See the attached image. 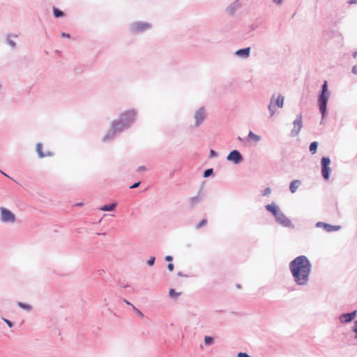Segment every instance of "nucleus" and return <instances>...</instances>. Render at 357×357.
<instances>
[{"mask_svg":"<svg viewBox=\"0 0 357 357\" xmlns=\"http://www.w3.org/2000/svg\"><path fill=\"white\" fill-rule=\"evenodd\" d=\"M201 200V198L199 196L192 197L189 199L188 204L190 208H193Z\"/></svg>","mask_w":357,"mask_h":357,"instance_id":"obj_14","label":"nucleus"},{"mask_svg":"<svg viewBox=\"0 0 357 357\" xmlns=\"http://www.w3.org/2000/svg\"><path fill=\"white\" fill-rule=\"evenodd\" d=\"M357 316V310L351 312L343 313L339 316V321L341 324H348L352 321Z\"/></svg>","mask_w":357,"mask_h":357,"instance_id":"obj_5","label":"nucleus"},{"mask_svg":"<svg viewBox=\"0 0 357 357\" xmlns=\"http://www.w3.org/2000/svg\"><path fill=\"white\" fill-rule=\"evenodd\" d=\"M3 320H4V321L8 324V326L9 327H10V328H11V327L13 326V323H12L10 321H9V320H8V319H3Z\"/></svg>","mask_w":357,"mask_h":357,"instance_id":"obj_31","label":"nucleus"},{"mask_svg":"<svg viewBox=\"0 0 357 357\" xmlns=\"http://www.w3.org/2000/svg\"><path fill=\"white\" fill-rule=\"evenodd\" d=\"M213 173V169H206L205 172H204V177H208L210 175H211Z\"/></svg>","mask_w":357,"mask_h":357,"instance_id":"obj_26","label":"nucleus"},{"mask_svg":"<svg viewBox=\"0 0 357 357\" xmlns=\"http://www.w3.org/2000/svg\"><path fill=\"white\" fill-rule=\"evenodd\" d=\"M283 0H273V1L276 4H280L282 3Z\"/></svg>","mask_w":357,"mask_h":357,"instance_id":"obj_37","label":"nucleus"},{"mask_svg":"<svg viewBox=\"0 0 357 357\" xmlns=\"http://www.w3.org/2000/svg\"><path fill=\"white\" fill-rule=\"evenodd\" d=\"M43 146L40 144H38L36 146L37 152L40 158L45 157L46 155L42 152Z\"/></svg>","mask_w":357,"mask_h":357,"instance_id":"obj_20","label":"nucleus"},{"mask_svg":"<svg viewBox=\"0 0 357 357\" xmlns=\"http://www.w3.org/2000/svg\"><path fill=\"white\" fill-rule=\"evenodd\" d=\"M227 160L238 164L242 160V156L238 151L234 150L228 155Z\"/></svg>","mask_w":357,"mask_h":357,"instance_id":"obj_9","label":"nucleus"},{"mask_svg":"<svg viewBox=\"0 0 357 357\" xmlns=\"http://www.w3.org/2000/svg\"><path fill=\"white\" fill-rule=\"evenodd\" d=\"M62 36H63V37L70 38V35H69L68 33H63L62 34Z\"/></svg>","mask_w":357,"mask_h":357,"instance_id":"obj_41","label":"nucleus"},{"mask_svg":"<svg viewBox=\"0 0 357 357\" xmlns=\"http://www.w3.org/2000/svg\"><path fill=\"white\" fill-rule=\"evenodd\" d=\"M172 259H173V258H172V256H167L165 257V260L167 261H171Z\"/></svg>","mask_w":357,"mask_h":357,"instance_id":"obj_36","label":"nucleus"},{"mask_svg":"<svg viewBox=\"0 0 357 357\" xmlns=\"http://www.w3.org/2000/svg\"><path fill=\"white\" fill-rule=\"evenodd\" d=\"M271 192V189L270 188H266L264 192H263V195L264 196H267L268 195H270Z\"/></svg>","mask_w":357,"mask_h":357,"instance_id":"obj_28","label":"nucleus"},{"mask_svg":"<svg viewBox=\"0 0 357 357\" xmlns=\"http://www.w3.org/2000/svg\"><path fill=\"white\" fill-rule=\"evenodd\" d=\"M137 313L141 317H143V314L139 310H137Z\"/></svg>","mask_w":357,"mask_h":357,"instance_id":"obj_43","label":"nucleus"},{"mask_svg":"<svg viewBox=\"0 0 357 357\" xmlns=\"http://www.w3.org/2000/svg\"><path fill=\"white\" fill-rule=\"evenodd\" d=\"M300 185H301L300 181H298V180L293 181L291 183L290 186H289L290 191L292 193H294L296 191V190L298 189V188L300 186Z\"/></svg>","mask_w":357,"mask_h":357,"instance_id":"obj_15","label":"nucleus"},{"mask_svg":"<svg viewBox=\"0 0 357 357\" xmlns=\"http://www.w3.org/2000/svg\"><path fill=\"white\" fill-rule=\"evenodd\" d=\"M356 3H357V0H350L349 1V3H350V4Z\"/></svg>","mask_w":357,"mask_h":357,"instance_id":"obj_39","label":"nucleus"},{"mask_svg":"<svg viewBox=\"0 0 357 357\" xmlns=\"http://www.w3.org/2000/svg\"><path fill=\"white\" fill-rule=\"evenodd\" d=\"M317 227H321L327 232L335 231L340 229V225H332L323 222H318L316 223Z\"/></svg>","mask_w":357,"mask_h":357,"instance_id":"obj_7","label":"nucleus"},{"mask_svg":"<svg viewBox=\"0 0 357 357\" xmlns=\"http://www.w3.org/2000/svg\"><path fill=\"white\" fill-rule=\"evenodd\" d=\"M302 123L301 117H297L294 121V129L292 132L294 135H297L300 129L301 128Z\"/></svg>","mask_w":357,"mask_h":357,"instance_id":"obj_12","label":"nucleus"},{"mask_svg":"<svg viewBox=\"0 0 357 357\" xmlns=\"http://www.w3.org/2000/svg\"><path fill=\"white\" fill-rule=\"evenodd\" d=\"M210 153L211 156H214L216 155V153L213 150H211Z\"/></svg>","mask_w":357,"mask_h":357,"instance_id":"obj_38","label":"nucleus"},{"mask_svg":"<svg viewBox=\"0 0 357 357\" xmlns=\"http://www.w3.org/2000/svg\"><path fill=\"white\" fill-rule=\"evenodd\" d=\"M317 147H318V142L314 141V154L317 152Z\"/></svg>","mask_w":357,"mask_h":357,"instance_id":"obj_32","label":"nucleus"},{"mask_svg":"<svg viewBox=\"0 0 357 357\" xmlns=\"http://www.w3.org/2000/svg\"><path fill=\"white\" fill-rule=\"evenodd\" d=\"M331 92L328 90V82L325 80L321 85L320 93L318 96V106L319 112L324 119L327 114V104L330 98Z\"/></svg>","mask_w":357,"mask_h":357,"instance_id":"obj_2","label":"nucleus"},{"mask_svg":"<svg viewBox=\"0 0 357 357\" xmlns=\"http://www.w3.org/2000/svg\"><path fill=\"white\" fill-rule=\"evenodd\" d=\"M18 305L24 309H26V310H30L31 309V307L29 305H26V304H24L22 303H18Z\"/></svg>","mask_w":357,"mask_h":357,"instance_id":"obj_27","label":"nucleus"},{"mask_svg":"<svg viewBox=\"0 0 357 357\" xmlns=\"http://www.w3.org/2000/svg\"><path fill=\"white\" fill-rule=\"evenodd\" d=\"M155 261V257H151L149 261H147V264L149 266H153Z\"/></svg>","mask_w":357,"mask_h":357,"instance_id":"obj_29","label":"nucleus"},{"mask_svg":"<svg viewBox=\"0 0 357 357\" xmlns=\"http://www.w3.org/2000/svg\"><path fill=\"white\" fill-rule=\"evenodd\" d=\"M284 98L282 95L278 94L277 96L273 94L271 98L268 105V110L271 112V116H273L278 108H282L284 105Z\"/></svg>","mask_w":357,"mask_h":357,"instance_id":"obj_3","label":"nucleus"},{"mask_svg":"<svg viewBox=\"0 0 357 357\" xmlns=\"http://www.w3.org/2000/svg\"><path fill=\"white\" fill-rule=\"evenodd\" d=\"M204 342L206 344H211L213 342V339L212 337L206 336L204 338Z\"/></svg>","mask_w":357,"mask_h":357,"instance_id":"obj_23","label":"nucleus"},{"mask_svg":"<svg viewBox=\"0 0 357 357\" xmlns=\"http://www.w3.org/2000/svg\"><path fill=\"white\" fill-rule=\"evenodd\" d=\"M167 268L169 271H172L174 270V265L173 264H169L167 266Z\"/></svg>","mask_w":357,"mask_h":357,"instance_id":"obj_34","label":"nucleus"},{"mask_svg":"<svg viewBox=\"0 0 357 357\" xmlns=\"http://www.w3.org/2000/svg\"><path fill=\"white\" fill-rule=\"evenodd\" d=\"M180 294H181V293L176 292L174 289H169V295L172 298H175L178 297Z\"/></svg>","mask_w":357,"mask_h":357,"instance_id":"obj_21","label":"nucleus"},{"mask_svg":"<svg viewBox=\"0 0 357 357\" xmlns=\"http://www.w3.org/2000/svg\"><path fill=\"white\" fill-rule=\"evenodd\" d=\"M140 183L137 182L130 186V188H136L139 185Z\"/></svg>","mask_w":357,"mask_h":357,"instance_id":"obj_35","label":"nucleus"},{"mask_svg":"<svg viewBox=\"0 0 357 357\" xmlns=\"http://www.w3.org/2000/svg\"><path fill=\"white\" fill-rule=\"evenodd\" d=\"M54 15L56 17H59L63 16V13L59 9L54 8H53Z\"/></svg>","mask_w":357,"mask_h":357,"instance_id":"obj_22","label":"nucleus"},{"mask_svg":"<svg viewBox=\"0 0 357 357\" xmlns=\"http://www.w3.org/2000/svg\"><path fill=\"white\" fill-rule=\"evenodd\" d=\"M145 170V167L144 166L139 167L138 168V171H144Z\"/></svg>","mask_w":357,"mask_h":357,"instance_id":"obj_40","label":"nucleus"},{"mask_svg":"<svg viewBox=\"0 0 357 357\" xmlns=\"http://www.w3.org/2000/svg\"><path fill=\"white\" fill-rule=\"evenodd\" d=\"M150 27V25L146 23H137L135 25V29L137 31H142Z\"/></svg>","mask_w":357,"mask_h":357,"instance_id":"obj_13","label":"nucleus"},{"mask_svg":"<svg viewBox=\"0 0 357 357\" xmlns=\"http://www.w3.org/2000/svg\"><path fill=\"white\" fill-rule=\"evenodd\" d=\"M0 211L2 221L10 222H15V215L10 211L4 208H1Z\"/></svg>","mask_w":357,"mask_h":357,"instance_id":"obj_6","label":"nucleus"},{"mask_svg":"<svg viewBox=\"0 0 357 357\" xmlns=\"http://www.w3.org/2000/svg\"><path fill=\"white\" fill-rule=\"evenodd\" d=\"M351 72H352V73L357 75V66H354L352 67Z\"/></svg>","mask_w":357,"mask_h":357,"instance_id":"obj_33","label":"nucleus"},{"mask_svg":"<svg viewBox=\"0 0 357 357\" xmlns=\"http://www.w3.org/2000/svg\"><path fill=\"white\" fill-rule=\"evenodd\" d=\"M282 225L284 226H289L291 225V221L284 215V218L280 217V219H277Z\"/></svg>","mask_w":357,"mask_h":357,"instance_id":"obj_18","label":"nucleus"},{"mask_svg":"<svg viewBox=\"0 0 357 357\" xmlns=\"http://www.w3.org/2000/svg\"><path fill=\"white\" fill-rule=\"evenodd\" d=\"M135 113L133 111H128L121 115V121L126 122L127 121H132L135 119Z\"/></svg>","mask_w":357,"mask_h":357,"instance_id":"obj_11","label":"nucleus"},{"mask_svg":"<svg viewBox=\"0 0 357 357\" xmlns=\"http://www.w3.org/2000/svg\"><path fill=\"white\" fill-rule=\"evenodd\" d=\"M205 111L204 108H200L195 114V119L196 120L197 125L200 124L204 119Z\"/></svg>","mask_w":357,"mask_h":357,"instance_id":"obj_10","label":"nucleus"},{"mask_svg":"<svg viewBox=\"0 0 357 357\" xmlns=\"http://www.w3.org/2000/svg\"><path fill=\"white\" fill-rule=\"evenodd\" d=\"M207 224V220H202L196 227L197 229H200L201 227L205 226Z\"/></svg>","mask_w":357,"mask_h":357,"instance_id":"obj_24","label":"nucleus"},{"mask_svg":"<svg viewBox=\"0 0 357 357\" xmlns=\"http://www.w3.org/2000/svg\"><path fill=\"white\" fill-rule=\"evenodd\" d=\"M238 357H250V356H248L247 354L245 353H242V352H240L238 354Z\"/></svg>","mask_w":357,"mask_h":357,"instance_id":"obj_30","label":"nucleus"},{"mask_svg":"<svg viewBox=\"0 0 357 357\" xmlns=\"http://www.w3.org/2000/svg\"><path fill=\"white\" fill-rule=\"evenodd\" d=\"M353 56H354V58H356L357 56V52L356 51L353 53Z\"/></svg>","mask_w":357,"mask_h":357,"instance_id":"obj_44","label":"nucleus"},{"mask_svg":"<svg viewBox=\"0 0 357 357\" xmlns=\"http://www.w3.org/2000/svg\"><path fill=\"white\" fill-rule=\"evenodd\" d=\"M116 204L115 203L111 204H106V205L102 206L100 208V210L103 211H112L114 210V208H116Z\"/></svg>","mask_w":357,"mask_h":357,"instance_id":"obj_17","label":"nucleus"},{"mask_svg":"<svg viewBox=\"0 0 357 357\" xmlns=\"http://www.w3.org/2000/svg\"><path fill=\"white\" fill-rule=\"evenodd\" d=\"M312 148H313L312 143H311L309 146V149L310 151H312Z\"/></svg>","mask_w":357,"mask_h":357,"instance_id":"obj_42","label":"nucleus"},{"mask_svg":"<svg viewBox=\"0 0 357 357\" xmlns=\"http://www.w3.org/2000/svg\"><path fill=\"white\" fill-rule=\"evenodd\" d=\"M331 160L328 157H323L321 161V175L325 180H328L331 174V168L329 167Z\"/></svg>","mask_w":357,"mask_h":357,"instance_id":"obj_4","label":"nucleus"},{"mask_svg":"<svg viewBox=\"0 0 357 357\" xmlns=\"http://www.w3.org/2000/svg\"><path fill=\"white\" fill-rule=\"evenodd\" d=\"M250 50V47L241 49V50H238L236 52V54L238 56H243L247 57L249 56Z\"/></svg>","mask_w":357,"mask_h":357,"instance_id":"obj_16","label":"nucleus"},{"mask_svg":"<svg viewBox=\"0 0 357 357\" xmlns=\"http://www.w3.org/2000/svg\"><path fill=\"white\" fill-rule=\"evenodd\" d=\"M248 137L255 142H258L259 140H260V137L255 135V133H253L252 131H250L249 132V135H248Z\"/></svg>","mask_w":357,"mask_h":357,"instance_id":"obj_19","label":"nucleus"},{"mask_svg":"<svg viewBox=\"0 0 357 357\" xmlns=\"http://www.w3.org/2000/svg\"><path fill=\"white\" fill-rule=\"evenodd\" d=\"M266 208L271 212L277 219H280V217L284 218V215L280 211L278 207L274 204L266 205Z\"/></svg>","mask_w":357,"mask_h":357,"instance_id":"obj_8","label":"nucleus"},{"mask_svg":"<svg viewBox=\"0 0 357 357\" xmlns=\"http://www.w3.org/2000/svg\"><path fill=\"white\" fill-rule=\"evenodd\" d=\"M289 268L298 284L304 285L308 282L310 264L305 256H299L294 259L289 264Z\"/></svg>","mask_w":357,"mask_h":357,"instance_id":"obj_1","label":"nucleus"},{"mask_svg":"<svg viewBox=\"0 0 357 357\" xmlns=\"http://www.w3.org/2000/svg\"><path fill=\"white\" fill-rule=\"evenodd\" d=\"M352 331L355 333V338L357 339V319L354 321V326L352 327Z\"/></svg>","mask_w":357,"mask_h":357,"instance_id":"obj_25","label":"nucleus"}]
</instances>
